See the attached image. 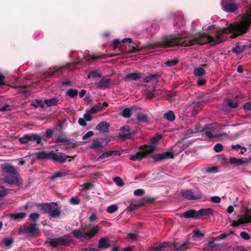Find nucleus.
Segmentation results:
<instances>
[{"mask_svg":"<svg viewBox=\"0 0 251 251\" xmlns=\"http://www.w3.org/2000/svg\"><path fill=\"white\" fill-rule=\"evenodd\" d=\"M109 246V244L106 241L105 239L103 238H101L99 244V248H102V249H106L108 248Z\"/></svg>","mask_w":251,"mask_h":251,"instance_id":"obj_39","label":"nucleus"},{"mask_svg":"<svg viewBox=\"0 0 251 251\" xmlns=\"http://www.w3.org/2000/svg\"><path fill=\"white\" fill-rule=\"evenodd\" d=\"M218 167L212 166L206 168V173H215L218 172Z\"/></svg>","mask_w":251,"mask_h":251,"instance_id":"obj_43","label":"nucleus"},{"mask_svg":"<svg viewBox=\"0 0 251 251\" xmlns=\"http://www.w3.org/2000/svg\"><path fill=\"white\" fill-rule=\"evenodd\" d=\"M131 110L128 108H125L121 113V115L126 118H129L131 115Z\"/></svg>","mask_w":251,"mask_h":251,"instance_id":"obj_38","label":"nucleus"},{"mask_svg":"<svg viewBox=\"0 0 251 251\" xmlns=\"http://www.w3.org/2000/svg\"><path fill=\"white\" fill-rule=\"evenodd\" d=\"M69 241L63 237L53 238L50 240V245L52 247H56L59 245H65L68 244Z\"/></svg>","mask_w":251,"mask_h":251,"instance_id":"obj_20","label":"nucleus"},{"mask_svg":"<svg viewBox=\"0 0 251 251\" xmlns=\"http://www.w3.org/2000/svg\"><path fill=\"white\" fill-rule=\"evenodd\" d=\"M102 146L101 143L100 142L98 139H95L93 140L92 143L90 146V148L93 150H95L97 151H101Z\"/></svg>","mask_w":251,"mask_h":251,"instance_id":"obj_30","label":"nucleus"},{"mask_svg":"<svg viewBox=\"0 0 251 251\" xmlns=\"http://www.w3.org/2000/svg\"><path fill=\"white\" fill-rule=\"evenodd\" d=\"M144 74L141 73H134L127 74L124 77L125 81H137L143 78Z\"/></svg>","mask_w":251,"mask_h":251,"instance_id":"obj_18","label":"nucleus"},{"mask_svg":"<svg viewBox=\"0 0 251 251\" xmlns=\"http://www.w3.org/2000/svg\"><path fill=\"white\" fill-rule=\"evenodd\" d=\"M139 149L141 151L135 154L131 155L129 158L130 160L134 161L140 160L152 153L154 151L155 148L153 145H144L140 146Z\"/></svg>","mask_w":251,"mask_h":251,"instance_id":"obj_4","label":"nucleus"},{"mask_svg":"<svg viewBox=\"0 0 251 251\" xmlns=\"http://www.w3.org/2000/svg\"><path fill=\"white\" fill-rule=\"evenodd\" d=\"M94 134V133L92 131H90L87 132L82 137L83 140H86L88 138H90L93 136Z\"/></svg>","mask_w":251,"mask_h":251,"instance_id":"obj_56","label":"nucleus"},{"mask_svg":"<svg viewBox=\"0 0 251 251\" xmlns=\"http://www.w3.org/2000/svg\"><path fill=\"white\" fill-rule=\"evenodd\" d=\"M223 150V146L221 144L218 143L216 144L214 147V150L217 152H219L222 151Z\"/></svg>","mask_w":251,"mask_h":251,"instance_id":"obj_49","label":"nucleus"},{"mask_svg":"<svg viewBox=\"0 0 251 251\" xmlns=\"http://www.w3.org/2000/svg\"><path fill=\"white\" fill-rule=\"evenodd\" d=\"M1 169L3 171L9 174L16 175L17 172L16 169L11 165L5 164L1 166Z\"/></svg>","mask_w":251,"mask_h":251,"instance_id":"obj_28","label":"nucleus"},{"mask_svg":"<svg viewBox=\"0 0 251 251\" xmlns=\"http://www.w3.org/2000/svg\"><path fill=\"white\" fill-rule=\"evenodd\" d=\"M136 133V130H131L129 126L125 125L120 130L119 137L123 140L131 139Z\"/></svg>","mask_w":251,"mask_h":251,"instance_id":"obj_10","label":"nucleus"},{"mask_svg":"<svg viewBox=\"0 0 251 251\" xmlns=\"http://www.w3.org/2000/svg\"><path fill=\"white\" fill-rule=\"evenodd\" d=\"M114 181L116 184L119 187H122L125 185L123 179L119 176H116L114 178Z\"/></svg>","mask_w":251,"mask_h":251,"instance_id":"obj_41","label":"nucleus"},{"mask_svg":"<svg viewBox=\"0 0 251 251\" xmlns=\"http://www.w3.org/2000/svg\"><path fill=\"white\" fill-rule=\"evenodd\" d=\"M134 195L136 196H141L145 194V190L143 189H139L134 190Z\"/></svg>","mask_w":251,"mask_h":251,"instance_id":"obj_47","label":"nucleus"},{"mask_svg":"<svg viewBox=\"0 0 251 251\" xmlns=\"http://www.w3.org/2000/svg\"><path fill=\"white\" fill-rule=\"evenodd\" d=\"M99 230V226H92L90 225H88L79 230H74L73 234L76 238L83 240L92 238Z\"/></svg>","mask_w":251,"mask_h":251,"instance_id":"obj_2","label":"nucleus"},{"mask_svg":"<svg viewBox=\"0 0 251 251\" xmlns=\"http://www.w3.org/2000/svg\"><path fill=\"white\" fill-rule=\"evenodd\" d=\"M212 210L211 209H202L199 211L190 210L186 211L183 214V216L185 218H194L195 219L199 218L201 216L208 215L211 214Z\"/></svg>","mask_w":251,"mask_h":251,"instance_id":"obj_6","label":"nucleus"},{"mask_svg":"<svg viewBox=\"0 0 251 251\" xmlns=\"http://www.w3.org/2000/svg\"><path fill=\"white\" fill-rule=\"evenodd\" d=\"M227 105L230 108H235L238 106L239 103L237 102H233L231 100H228L227 101Z\"/></svg>","mask_w":251,"mask_h":251,"instance_id":"obj_46","label":"nucleus"},{"mask_svg":"<svg viewBox=\"0 0 251 251\" xmlns=\"http://www.w3.org/2000/svg\"><path fill=\"white\" fill-rule=\"evenodd\" d=\"M160 77V75L158 73H156L154 74H150L145 77L143 76V80H141V81L146 83H149L153 80L157 81Z\"/></svg>","mask_w":251,"mask_h":251,"instance_id":"obj_26","label":"nucleus"},{"mask_svg":"<svg viewBox=\"0 0 251 251\" xmlns=\"http://www.w3.org/2000/svg\"><path fill=\"white\" fill-rule=\"evenodd\" d=\"M212 202L219 203L221 201V198L218 196H213L210 198Z\"/></svg>","mask_w":251,"mask_h":251,"instance_id":"obj_54","label":"nucleus"},{"mask_svg":"<svg viewBox=\"0 0 251 251\" xmlns=\"http://www.w3.org/2000/svg\"><path fill=\"white\" fill-rule=\"evenodd\" d=\"M60 135H58L56 137V142L63 143L64 145H66L65 150H69L71 148H75L78 146L76 143H73L71 141V140L67 138L63 137L62 136L65 135L64 132H60Z\"/></svg>","mask_w":251,"mask_h":251,"instance_id":"obj_12","label":"nucleus"},{"mask_svg":"<svg viewBox=\"0 0 251 251\" xmlns=\"http://www.w3.org/2000/svg\"><path fill=\"white\" fill-rule=\"evenodd\" d=\"M41 208L45 213L48 214L51 218L59 217L61 213L60 209L57 205H40Z\"/></svg>","mask_w":251,"mask_h":251,"instance_id":"obj_8","label":"nucleus"},{"mask_svg":"<svg viewBox=\"0 0 251 251\" xmlns=\"http://www.w3.org/2000/svg\"><path fill=\"white\" fill-rule=\"evenodd\" d=\"M201 103L200 102H194L192 105L191 115L193 117L197 115L201 109Z\"/></svg>","mask_w":251,"mask_h":251,"instance_id":"obj_29","label":"nucleus"},{"mask_svg":"<svg viewBox=\"0 0 251 251\" xmlns=\"http://www.w3.org/2000/svg\"><path fill=\"white\" fill-rule=\"evenodd\" d=\"M83 119L87 122H90L91 121L92 118L90 115V113H85L83 116Z\"/></svg>","mask_w":251,"mask_h":251,"instance_id":"obj_58","label":"nucleus"},{"mask_svg":"<svg viewBox=\"0 0 251 251\" xmlns=\"http://www.w3.org/2000/svg\"><path fill=\"white\" fill-rule=\"evenodd\" d=\"M251 25V13L249 14L248 18L245 21L230 24L226 28H216L209 34L202 33L193 35L177 34L174 36L170 35L164 37L160 41L150 44L148 47L149 49H155L160 48H169L176 46L189 47L196 44L203 45L208 43H211V46H215L225 41L229 33H233L230 38H234L246 33Z\"/></svg>","mask_w":251,"mask_h":251,"instance_id":"obj_1","label":"nucleus"},{"mask_svg":"<svg viewBox=\"0 0 251 251\" xmlns=\"http://www.w3.org/2000/svg\"><path fill=\"white\" fill-rule=\"evenodd\" d=\"M78 95V91L76 89H69L66 92V95L69 96L71 98H74Z\"/></svg>","mask_w":251,"mask_h":251,"instance_id":"obj_37","label":"nucleus"},{"mask_svg":"<svg viewBox=\"0 0 251 251\" xmlns=\"http://www.w3.org/2000/svg\"><path fill=\"white\" fill-rule=\"evenodd\" d=\"M118 209L117 205H110L108 207L107 211L109 213H113L116 211Z\"/></svg>","mask_w":251,"mask_h":251,"instance_id":"obj_44","label":"nucleus"},{"mask_svg":"<svg viewBox=\"0 0 251 251\" xmlns=\"http://www.w3.org/2000/svg\"><path fill=\"white\" fill-rule=\"evenodd\" d=\"M136 119L138 122L144 123H148L149 122L147 115L143 113H138L136 116Z\"/></svg>","mask_w":251,"mask_h":251,"instance_id":"obj_32","label":"nucleus"},{"mask_svg":"<svg viewBox=\"0 0 251 251\" xmlns=\"http://www.w3.org/2000/svg\"><path fill=\"white\" fill-rule=\"evenodd\" d=\"M204 235L203 233L201 232L199 230H196L194 231V234L192 236L193 238H197L202 237Z\"/></svg>","mask_w":251,"mask_h":251,"instance_id":"obj_48","label":"nucleus"},{"mask_svg":"<svg viewBox=\"0 0 251 251\" xmlns=\"http://www.w3.org/2000/svg\"><path fill=\"white\" fill-rule=\"evenodd\" d=\"M62 69V67H58L54 66L53 68H50L48 71L44 73L45 77L47 76H58L60 75L59 71Z\"/></svg>","mask_w":251,"mask_h":251,"instance_id":"obj_19","label":"nucleus"},{"mask_svg":"<svg viewBox=\"0 0 251 251\" xmlns=\"http://www.w3.org/2000/svg\"><path fill=\"white\" fill-rule=\"evenodd\" d=\"M26 216V213L22 212H15L9 214V216L13 219L19 220L25 218Z\"/></svg>","mask_w":251,"mask_h":251,"instance_id":"obj_31","label":"nucleus"},{"mask_svg":"<svg viewBox=\"0 0 251 251\" xmlns=\"http://www.w3.org/2000/svg\"><path fill=\"white\" fill-rule=\"evenodd\" d=\"M159 202H161V201H159L157 198L153 197L151 196H146L142 198L141 204H145L146 203H156Z\"/></svg>","mask_w":251,"mask_h":251,"instance_id":"obj_25","label":"nucleus"},{"mask_svg":"<svg viewBox=\"0 0 251 251\" xmlns=\"http://www.w3.org/2000/svg\"><path fill=\"white\" fill-rule=\"evenodd\" d=\"M121 43V41L118 39H116L113 41V47L114 49H116L118 48L120 44Z\"/></svg>","mask_w":251,"mask_h":251,"instance_id":"obj_59","label":"nucleus"},{"mask_svg":"<svg viewBox=\"0 0 251 251\" xmlns=\"http://www.w3.org/2000/svg\"><path fill=\"white\" fill-rule=\"evenodd\" d=\"M106 55L104 54H101L98 55H91L89 56H85L81 58L78 57L76 58L72 63H68L66 64L65 67L69 68L71 67H75L76 65H83L84 60H86L88 62V64L90 63L92 61L95 60L99 58H104Z\"/></svg>","mask_w":251,"mask_h":251,"instance_id":"obj_5","label":"nucleus"},{"mask_svg":"<svg viewBox=\"0 0 251 251\" xmlns=\"http://www.w3.org/2000/svg\"><path fill=\"white\" fill-rule=\"evenodd\" d=\"M32 105L35 107H41L43 108L44 107V105L42 103V101L39 100H36L35 102L32 104Z\"/></svg>","mask_w":251,"mask_h":251,"instance_id":"obj_45","label":"nucleus"},{"mask_svg":"<svg viewBox=\"0 0 251 251\" xmlns=\"http://www.w3.org/2000/svg\"><path fill=\"white\" fill-rule=\"evenodd\" d=\"M120 152L118 151H105L101 155H100L99 157L97 158L96 160L97 161H100L106 158L109 157L113 155H120Z\"/></svg>","mask_w":251,"mask_h":251,"instance_id":"obj_24","label":"nucleus"},{"mask_svg":"<svg viewBox=\"0 0 251 251\" xmlns=\"http://www.w3.org/2000/svg\"><path fill=\"white\" fill-rule=\"evenodd\" d=\"M100 74H99L97 71H93L90 73V74L88 75V77H100Z\"/></svg>","mask_w":251,"mask_h":251,"instance_id":"obj_52","label":"nucleus"},{"mask_svg":"<svg viewBox=\"0 0 251 251\" xmlns=\"http://www.w3.org/2000/svg\"><path fill=\"white\" fill-rule=\"evenodd\" d=\"M75 156L66 155L63 152H54L51 151V159L54 162H58L63 163L66 161L67 158H71L74 159Z\"/></svg>","mask_w":251,"mask_h":251,"instance_id":"obj_14","label":"nucleus"},{"mask_svg":"<svg viewBox=\"0 0 251 251\" xmlns=\"http://www.w3.org/2000/svg\"><path fill=\"white\" fill-rule=\"evenodd\" d=\"M53 131L51 129H47L45 132L44 135L47 139L50 138L53 134Z\"/></svg>","mask_w":251,"mask_h":251,"instance_id":"obj_51","label":"nucleus"},{"mask_svg":"<svg viewBox=\"0 0 251 251\" xmlns=\"http://www.w3.org/2000/svg\"><path fill=\"white\" fill-rule=\"evenodd\" d=\"M65 176V173L64 172H58L55 173L53 175H52L51 177V179H55L56 178L59 177L63 176Z\"/></svg>","mask_w":251,"mask_h":251,"instance_id":"obj_50","label":"nucleus"},{"mask_svg":"<svg viewBox=\"0 0 251 251\" xmlns=\"http://www.w3.org/2000/svg\"><path fill=\"white\" fill-rule=\"evenodd\" d=\"M163 117L169 122H173L176 118L174 113L172 110H169L165 113L164 114Z\"/></svg>","mask_w":251,"mask_h":251,"instance_id":"obj_33","label":"nucleus"},{"mask_svg":"<svg viewBox=\"0 0 251 251\" xmlns=\"http://www.w3.org/2000/svg\"><path fill=\"white\" fill-rule=\"evenodd\" d=\"M194 74L196 76H202L205 74V71L202 67L195 68Z\"/></svg>","mask_w":251,"mask_h":251,"instance_id":"obj_36","label":"nucleus"},{"mask_svg":"<svg viewBox=\"0 0 251 251\" xmlns=\"http://www.w3.org/2000/svg\"><path fill=\"white\" fill-rule=\"evenodd\" d=\"M182 196L188 200H197L202 198V194L200 191H193L186 189L181 191Z\"/></svg>","mask_w":251,"mask_h":251,"instance_id":"obj_11","label":"nucleus"},{"mask_svg":"<svg viewBox=\"0 0 251 251\" xmlns=\"http://www.w3.org/2000/svg\"><path fill=\"white\" fill-rule=\"evenodd\" d=\"M229 162L230 164L237 166L239 165H246L249 163V161L247 158H244L243 157L237 158L235 157H230L229 159Z\"/></svg>","mask_w":251,"mask_h":251,"instance_id":"obj_16","label":"nucleus"},{"mask_svg":"<svg viewBox=\"0 0 251 251\" xmlns=\"http://www.w3.org/2000/svg\"><path fill=\"white\" fill-rule=\"evenodd\" d=\"M178 63L177 58H175L174 60H169L165 63V65L168 67H173L176 65Z\"/></svg>","mask_w":251,"mask_h":251,"instance_id":"obj_40","label":"nucleus"},{"mask_svg":"<svg viewBox=\"0 0 251 251\" xmlns=\"http://www.w3.org/2000/svg\"><path fill=\"white\" fill-rule=\"evenodd\" d=\"M240 236L241 237L246 240H248L250 239V236L249 234L245 232H241L240 233Z\"/></svg>","mask_w":251,"mask_h":251,"instance_id":"obj_57","label":"nucleus"},{"mask_svg":"<svg viewBox=\"0 0 251 251\" xmlns=\"http://www.w3.org/2000/svg\"><path fill=\"white\" fill-rule=\"evenodd\" d=\"M18 231L20 234H26L28 236L34 235L38 232L36 224H32L29 226H20Z\"/></svg>","mask_w":251,"mask_h":251,"instance_id":"obj_9","label":"nucleus"},{"mask_svg":"<svg viewBox=\"0 0 251 251\" xmlns=\"http://www.w3.org/2000/svg\"><path fill=\"white\" fill-rule=\"evenodd\" d=\"M109 124L106 122L103 121L99 124L96 127L97 130L102 132H108Z\"/></svg>","mask_w":251,"mask_h":251,"instance_id":"obj_27","label":"nucleus"},{"mask_svg":"<svg viewBox=\"0 0 251 251\" xmlns=\"http://www.w3.org/2000/svg\"><path fill=\"white\" fill-rule=\"evenodd\" d=\"M246 47V45L240 46L238 45L232 49V51L237 54H240L245 50Z\"/></svg>","mask_w":251,"mask_h":251,"instance_id":"obj_35","label":"nucleus"},{"mask_svg":"<svg viewBox=\"0 0 251 251\" xmlns=\"http://www.w3.org/2000/svg\"><path fill=\"white\" fill-rule=\"evenodd\" d=\"M36 158L38 160H50L51 151H42L35 154Z\"/></svg>","mask_w":251,"mask_h":251,"instance_id":"obj_23","label":"nucleus"},{"mask_svg":"<svg viewBox=\"0 0 251 251\" xmlns=\"http://www.w3.org/2000/svg\"><path fill=\"white\" fill-rule=\"evenodd\" d=\"M188 243L184 242L183 243H162L152 248L151 251H165L167 247H170L176 251H184L188 248Z\"/></svg>","mask_w":251,"mask_h":251,"instance_id":"obj_3","label":"nucleus"},{"mask_svg":"<svg viewBox=\"0 0 251 251\" xmlns=\"http://www.w3.org/2000/svg\"><path fill=\"white\" fill-rule=\"evenodd\" d=\"M4 182L9 184L15 185L19 186L21 184L20 179L16 176H7L4 178Z\"/></svg>","mask_w":251,"mask_h":251,"instance_id":"obj_21","label":"nucleus"},{"mask_svg":"<svg viewBox=\"0 0 251 251\" xmlns=\"http://www.w3.org/2000/svg\"><path fill=\"white\" fill-rule=\"evenodd\" d=\"M39 217V215L38 213H32L29 215L30 219L34 221L37 220Z\"/></svg>","mask_w":251,"mask_h":251,"instance_id":"obj_53","label":"nucleus"},{"mask_svg":"<svg viewBox=\"0 0 251 251\" xmlns=\"http://www.w3.org/2000/svg\"><path fill=\"white\" fill-rule=\"evenodd\" d=\"M212 128V126L211 125H205L202 129H197V131L198 132H201L204 131H207V130H210Z\"/></svg>","mask_w":251,"mask_h":251,"instance_id":"obj_55","label":"nucleus"},{"mask_svg":"<svg viewBox=\"0 0 251 251\" xmlns=\"http://www.w3.org/2000/svg\"><path fill=\"white\" fill-rule=\"evenodd\" d=\"M44 136L42 134L31 133L25 135L23 137H20L19 140L22 144H26L31 141L36 142L37 144L42 145L41 141L43 139Z\"/></svg>","mask_w":251,"mask_h":251,"instance_id":"obj_7","label":"nucleus"},{"mask_svg":"<svg viewBox=\"0 0 251 251\" xmlns=\"http://www.w3.org/2000/svg\"><path fill=\"white\" fill-rule=\"evenodd\" d=\"M221 6L224 11L229 13L234 12L238 9V5L232 0H222Z\"/></svg>","mask_w":251,"mask_h":251,"instance_id":"obj_13","label":"nucleus"},{"mask_svg":"<svg viewBox=\"0 0 251 251\" xmlns=\"http://www.w3.org/2000/svg\"><path fill=\"white\" fill-rule=\"evenodd\" d=\"M229 222L231 223V226L232 227H236L239 225H243L246 223H251V213L245 214L242 216L239 217L238 220L237 221L230 220Z\"/></svg>","mask_w":251,"mask_h":251,"instance_id":"obj_15","label":"nucleus"},{"mask_svg":"<svg viewBox=\"0 0 251 251\" xmlns=\"http://www.w3.org/2000/svg\"><path fill=\"white\" fill-rule=\"evenodd\" d=\"M70 202L73 204H78L80 201L77 197H73L70 199Z\"/></svg>","mask_w":251,"mask_h":251,"instance_id":"obj_62","label":"nucleus"},{"mask_svg":"<svg viewBox=\"0 0 251 251\" xmlns=\"http://www.w3.org/2000/svg\"><path fill=\"white\" fill-rule=\"evenodd\" d=\"M98 249L97 248H94L92 246H90L87 248H84V251H97Z\"/></svg>","mask_w":251,"mask_h":251,"instance_id":"obj_63","label":"nucleus"},{"mask_svg":"<svg viewBox=\"0 0 251 251\" xmlns=\"http://www.w3.org/2000/svg\"><path fill=\"white\" fill-rule=\"evenodd\" d=\"M206 82V81L205 79L201 78V79H198V80L197 81V84L200 86H203L205 84Z\"/></svg>","mask_w":251,"mask_h":251,"instance_id":"obj_60","label":"nucleus"},{"mask_svg":"<svg viewBox=\"0 0 251 251\" xmlns=\"http://www.w3.org/2000/svg\"><path fill=\"white\" fill-rule=\"evenodd\" d=\"M161 137L162 136L161 135H157V136L153 137L151 139V145L155 146L154 144H156L158 142H159V141L161 139ZM154 148H155V147H154Z\"/></svg>","mask_w":251,"mask_h":251,"instance_id":"obj_42","label":"nucleus"},{"mask_svg":"<svg viewBox=\"0 0 251 251\" xmlns=\"http://www.w3.org/2000/svg\"><path fill=\"white\" fill-rule=\"evenodd\" d=\"M244 109L247 111L251 110V102L246 103L244 105Z\"/></svg>","mask_w":251,"mask_h":251,"instance_id":"obj_64","label":"nucleus"},{"mask_svg":"<svg viewBox=\"0 0 251 251\" xmlns=\"http://www.w3.org/2000/svg\"><path fill=\"white\" fill-rule=\"evenodd\" d=\"M58 99L56 98H53L50 99L45 100V103L48 107L56 105L58 102Z\"/></svg>","mask_w":251,"mask_h":251,"instance_id":"obj_34","label":"nucleus"},{"mask_svg":"<svg viewBox=\"0 0 251 251\" xmlns=\"http://www.w3.org/2000/svg\"><path fill=\"white\" fill-rule=\"evenodd\" d=\"M18 89L19 90V91L21 92V93H26L27 92V87L26 86H19L18 87Z\"/></svg>","mask_w":251,"mask_h":251,"instance_id":"obj_61","label":"nucleus"},{"mask_svg":"<svg viewBox=\"0 0 251 251\" xmlns=\"http://www.w3.org/2000/svg\"><path fill=\"white\" fill-rule=\"evenodd\" d=\"M110 84V80L104 77H102L99 81L95 83L97 87L100 89H106Z\"/></svg>","mask_w":251,"mask_h":251,"instance_id":"obj_22","label":"nucleus"},{"mask_svg":"<svg viewBox=\"0 0 251 251\" xmlns=\"http://www.w3.org/2000/svg\"><path fill=\"white\" fill-rule=\"evenodd\" d=\"M174 156V151H171L164 152L157 155L156 156H154L153 158L155 162H157L168 159L169 158H173Z\"/></svg>","mask_w":251,"mask_h":251,"instance_id":"obj_17","label":"nucleus"}]
</instances>
